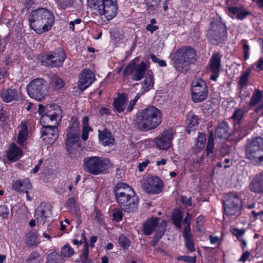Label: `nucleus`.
I'll use <instances>...</instances> for the list:
<instances>
[{"label": "nucleus", "mask_w": 263, "mask_h": 263, "mask_svg": "<svg viewBox=\"0 0 263 263\" xmlns=\"http://www.w3.org/2000/svg\"><path fill=\"white\" fill-rule=\"evenodd\" d=\"M206 139L205 134L202 133H199L198 136L196 140V143L193 147V151L195 154H197L200 153L203 149L205 146Z\"/></svg>", "instance_id": "nucleus-32"}, {"label": "nucleus", "mask_w": 263, "mask_h": 263, "mask_svg": "<svg viewBox=\"0 0 263 263\" xmlns=\"http://www.w3.org/2000/svg\"><path fill=\"white\" fill-rule=\"evenodd\" d=\"M18 135L17 142L20 146H24L28 136V128L24 122H22L17 127Z\"/></svg>", "instance_id": "nucleus-24"}, {"label": "nucleus", "mask_w": 263, "mask_h": 263, "mask_svg": "<svg viewBox=\"0 0 263 263\" xmlns=\"http://www.w3.org/2000/svg\"><path fill=\"white\" fill-rule=\"evenodd\" d=\"M251 214L254 220L260 219L262 220L263 217V209H256L253 210L251 211Z\"/></svg>", "instance_id": "nucleus-49"}, {"label": "nucleus", "mask_w": 263, "mask_h": 263, "mask_svg": "<svg viewBox=\"0 0 263 263\" xmlns=\"http://www.w3.org/2000/svg\"><path fill=\"white\" fill-rule=\"evenodd\" d=\"M243 8V6L240 7H230L228 9L230 13L236 16L238 15V14L240 13Z\"/></svg>", "instance_id": "nucleus-53"}, {"label": "nucleus", "mask_w": 263, "mask_h": 263, "mask_svg": "<svg viewBox=\"0 0 263 263\" xmlns=\"http://www.w3.org/2000/svg\"><path fill=\"white\" fill-rule=\"evenodd\" d=\"M73 250L69 245H65L62 249L61 254L64 257H69L73 254Z\"/></svg>", "instance_id": "nucleus-43"}, {"label": "nucleus", "mask_w": 263, "mask_h": 263, "mask_svg": "<svg viewBox=\"0 0 263 263\" xmlns=\"http://www.w3.org/2000/svg\"><path fill=\"white\" fill-rule=\"evenodd\" d=\"M182 219V216L179 210L174 211L172 215V219L174 224L178 228L181 227V222Z\"/></svg>", "instance_id": "nucleus-38"}, {"label": "nucleus", "mask_w": 263, "mask_h": 263, "mask_svg": "<svg viewBox=\"0 0 263 263\" xmlns=\"http://www.w3.org/2000/svg\"><path fill=\"white\" fill-rule=\"evenodd\" d=\"M216 136L220 138L227 139L230 134V128L226 122H220L215 131Z\"/></svg>", "instance_id": "nucleus-29"}, {"label": "nucleus", "mask_w": 263, "mask_h": 263, "mask_svg": "<svg viewBox=\"0 0 263 263\" xmlns=\"http://www.w3.org/2000/svg\"><path fill=\"white\" fill-rule=\"evenodd\" d=\"M249 189L255 193H263V175L261 173L255 176L249 184Z\"/></svg>", "instance_id": "nucleus-23"}, {"label": "nucleus", "mask_w": 263, "mask_h": 263, "mask_svg": "<svg viewBox=\"0 0 263 263\" xmlns=\"http://www.w3.org/2000/svg\"><path fill=\"white\" fill-rule=\"evenodd\" d=\"M54 21L53 13L45 8L32 10L28 16L30 28L38 34L50 30Z\"/></svg>", "instance_id": "nucleus-2"}, {"label": "nucleus", "mask_w": 263, "mask_h": 263, "mask_svg": "<svg viewBox=\"0 0 263 263\" xmlns=\"http://www.w3.org/2000/svg\"><path fill=\"white\" fill-rule=\"evenodd\" d=\"M1 97L3 101L9 103L21 99V93L15 89H7L1 91Z\"/></svg>", "instance_id": "nucleus-20"}, {"label": "nucleus", "mask_w": 263, "mask_h": 263, "mask_svg": "<svg viewBox=\"0 0 263 263\" xmlns=\"http://www.w3.org/2000/svg\"><path fill=\"white\" fill-rule=\"evenodd\" d=\"M196 60L195 50L190 47H182L176 51L174 66L177 71L185 72L188 69L189 65L194 63Z\"/></svg>", "instance_id": "nucleus-5"}, {"label": "nucleus", "mask_w": 263, "mask_h": 263, "mask_svg": "<svg viewBox=\"0 0 263 263\" xmlns=\"http://www.w3.org/2000/svg\"><path fill=\"white\" fill-rule=\"evenodd\" d=\"M23 155V153L22 149L14 143L10 145L6 151L7 158L12 162L17 161Z\"/></svg>", "instance_id": "nucleus-22"}, {"label": "nucleus", "mask_w": 263, "mask_h": 263, "mask_svg": "<svg viewBox=\"0 0 263 263\" xmlns=\"http://www.w3.org/2000/svg\"><path fill=\"white\" fill-rule=\"evenodd\" d=\"M46 113L48 114L51 119V121H57L61 117V110L58 105H49L46 107Z\"/></svg>", "instance_id": "nucleus-27"}, {"label": "nucleus", "mask_w": 263, "mask_h": 263, "mask_svg": "<svg viewBox=\"0 0 263 263\" xmlns=\"http://www.w3.org/2000/svg\"><path fill=\"white\" fill-rule=\"evenodd\" d=\"M177 259L178 260H183L188 263H196V256L191 257L189 256L182 255L178 256Z\"/></svg>", "instance_id": "nucleus-50"}, {"label": "nucleus", "mask_w": 263, "mask_h": 263, "mask_svg": "<svg viewBox=\"0 0 263 263\" xmlns=\"http://www.w3.org/2000/svg\"><path fill=\"white\" fill-rule=\"evenodd\" d=\"M36 232L31 231L26 235L25 242L29 247L36 246L40 243V239L37 237Z\"/></svg>", "instance_id": "nucleus-35"}, {"label": "nucleus", "mask_w": 263, "mask_h": 263, "mask_svg": "<svg viewBox=\"0 0 263 263\" xmlns=\"http://www.w3.org/2000/svg\"><path fill=\"white\" fill-rule=\"evenodd\" d=\"M88 245L87 243H85L84 245L82 253L81 255V260L86 262L88 259Z\"/></svg>", "instance_id": "nucleus-54"}, {"label": "nucleus", "mask_w": 263, "mask_h": 263, "mask_svg": "<svg viewBox=\"0 0 263 263\" xmlns=\"http://www.w3.org/2000/svg\"><path fill=\"white\" fill-rule=\"evenodd\" d=\"M184 238L185 242V246L187 249L192 252L195 250L193 239L191 235H189L187 233L184 235Z\"/></svg>", "instance_id": "nucleus-36"}, {"label": "nucleus", "mask_w": 263, "mask_h": 263, "mask_svg": "<svg viewBox=\"0 0 263 263\" xmlns=\"http://www.w3.org/2000/svg\"><path fill=\"white\" fill-rule=\"evenodd\" d=\"M159 28L157 25H153L152 24H147L146 27V29L149 31L151 33H153L154 31L158 30Z\"/></svg>", "instance_id": "nucleus-63"}, {"label": "nucleus", "mask_w": 263, "mask_h": 263, "mask_svg": "<svg viewBox=\"0 0 263 263\" xmlns=\"http://www.w3.org/2000/svg\"><path fill=\"white\" fill-rule=\"evenodd\" d=\"M227 30L225 26L220 22H212L208 31L207 37L213 45H218L226 39Z\"/></svg>", "instance_id": "nucleus-10"}, {"label": "nucleus", "mask_w": 263, "mask_h": 263, "mask_svg": "<svg viewBox=\"0 0 263 263\" xmlns=\"http://www.w3.org/2000/svg\"><path fill=\"white\" fill-rule=\"evenodd\" d=\"M214 138L213 135L211 134L208 137V143L206 147V152L207 155L212 154L214 149Z\"/></svg>", "instance_id": "nucleus-40"}, {"label": "nucleus", "mask_w": 263, "mask_h": 263, "mask_svg": "<svg viewBox=\"0 0 263 263\" xmlns=\"http://www.w3.org/2000/svg\"><path fill=\"white\" fill-rule=\"evenodd\" d=\"M100 142L104 146H111L115 143V139L110 132L107 129L99 131Z\"/></svg>", "instance_id": "nucleus-25"}, {"label": "nucleus", "mask_w": 263, "mask_h": 263, "mask_svg": "<svg viewBox=\"0 0 263 263\" xmlns=\"http://www.w3.org/2000/svg\"><path fill=\"white\" fill-rule=\"evenodd\" d=\"M241 44L242 46L244 58L245 60H247L250 55V46L248 43L247 41L246 40H241Z\"/></svg>", "instance_id": "nucleus-42"}, {"label": "nucleus", "mask_w": 263, "mask_h": 263, "mask_svg": "<svg viewBox=\"0 0 263 263\" xmlns=\"http://www.w3.org/2000/svg\"><path fill=\"white\" fill-rule=\"evenodd\" d=\"M66 57L64 51L61 49H58L47 53L45 60L47 65L52 67H58L62 65Z\"/></svg>", "instance_id": "nucleus-13"}, {"label": "nucleus", "mask_w": 263, "mask_h": 263, "mask_svg": "<svg viewBox=\"0 0 263 263\" xmlns=\"http://www.w3.org/2000/svg\"><path fill=\"white\" fill-rule=\"evenodd\" d=\"M163 182L158 177H151L145 179L142 184L144 190L148 193L157 194L162 191Z\"/></svg>", "instance_id": "nucleus-14"}, {"label": "nucleus", "mask_w": 263, "mask_h": 263, "mask_svg": "<svg viewBox=\"0 0 263 263\" xmlns=\"http://www.w3.org/2000/svg\"><path fill=\"white\" fill-rule=\"evenodd\" d=\"M245 233V230L244 229H239L237 228H234L232 230L233 234L236 237L238 240L242 239V236Z\"/></svg>", "instance_id": "nucleus-52"}, {"label": "nucleus", "mask_w": 263, "mask_h": 263, "mask_svg": "<svg viewBox=\"0 0 263 263\" xmlns=\"http://www.w3.org/2000/svg\"><path fill=\"white\" fill-rule=\"evenodd\" d=\"M103 0H87V4L89 7L94 10L99 12L100 6L102 5Z\"/></svg>", "instance_id": "nucleus-39"}, {"label": "nucleus", "mask_w": 263, "mask_h": 263, "mask_svg": "<svg viewBox=\"0 0 263 263\" xmlns=\"http://www.w3.org/2000/svg\"><path fill=\"white\" fill-rule=\"evenodd\" d=\"M186 131L190 134L192 131L195 130L197 127L198 124L197 116L193 114L189 115L186 120Z\"/></svg>", "instance_id": "nucleus-33"}, {"label": "nucleus", "mask_w": 263, "mask_h": 263, "mask_svg": "<svg viewBox=\"0 0 263 263\" xmlns=\"http://www.w3.org/2000/svg\"><path fill=\"white\" fill-rule=\"evenodd\" d=\"M83 162L85 170L94 175L105 172L111 165L108 159L98 156L86 157Z\"/></svg>", "instance_id": "nucleus-6"}, {"label": "nucleus", "mask_w": 263, "mask_h": 263, "mask_svg": "<svg viewBox=\"0 0 263 263\" xmlns=\"http://www.w3.org/2000/svg\"><path fill=\"white\" fill-rule=\"evenodd\" d=\"M154 84V80L153 72L151 70H148L146 73L145 79L142 83V90L143 91L141 93L143 95L145 92L148 91L152 88Z\"/></svg>", "instance_id": "nucleus-31"}, {"label": "nucleus", "mask_w": 263, "mask_h": 263, "mask_svg": "<svg viewBox=\"0 0 263 263\" xmlns=\"http://www.w3.org/2000/svg\"><path fill=\"white\" fill-rule=\"evenodd\" d=\"M225 214L230 217H236L241 213V202L238 196L231 194L223 204Z\"/></svg>", "instance_id": "nucleus-12"}, {"label": "nucleus", "mask_w": 263, "mask_h": 263, "mask_svg": "<svg viewBox=\"0 0 263 263\" xmlns=\"http://www.w3.org/2000/svg\"><path fill=\"white\" fill-rule=\"evenodd\" d=\"M114 193L116 201L122 210L132 213L137 210L139 198L131 186L125 183L119 182L114 187Z\"/></svg>", "instance_id": "nucleus-1"}, {"label": "nucleus", "mask_w": 263, "mask_h": 263, "mask_svg": "<svg viewBox=\"0 0 263 263\" xmlns=\"http://www.w3.org/2000/svg\"><path fill=\"white\" fill-rule=\"evenodd\" d=\"M67 206L70 211H76L77 206L74 199L69 198L66 202Z\"/></svg>", "instance_id": "nucleus-56"}, {"label": "nucleus", "mask_w": 263, "mask_h": 263, "mask_svg": "<svg viewBox=\"0 0 263 263\" xmlns=\"http://www.w3.org/2000/svg\"><path fill=\"white\" fill-rule=\"evenodd\" d=\"M249 105L250 107H255L254 112L256 113L263 109L262 91L258 89H255L251 96Z\"/></svg>", "instance_id": "nucleus-19"}, {"label": "nucleus", "mask_w": 263, "mask_h": 263, "mask_svg": "<svg viewBox=\"0 0 263 263\" xmlns=\"http://www.w3.org/2000/svg\"><path fill=\"white\" fill-rule=\"evenodd\" d=\"M142 95V93H141L140 92L138 93L135 96V98L129 102L126 110L127 112H130L133 110L134 106L136 104V103L137 102V101L140 98Z\"/></svg>", "instance_id": "nucleus-51"}, {"label": "nucleus", "mask_w": 263, "mask_h": 263, "mask_svg": "<svg viewBox=\"0 0 263 263\" xmlns=\"http://www.w3.org/2000/svg\"><path fill=\"white\" fill-rule=\"evenodd\" d=\"M40 254L38 252L34 251L32 252L27 259L28 263H34V261L38 260L40 258Z\"/></svg>", "instance_id": "nucleus-55"}, {"label": "nucleus", "mask_w": 263, "mask_h": 263, "mask_svg": "<svg viewBox=\"0 0 263 263\" xmlns=\"http://www.w3.org/2000/svg\"><path fill=\"white\" fill-rule=\"evenodd\" d=\"M220 57L218 53L213 54L210 59V68L211 71H219Z\"/></svg>", "instance_id": "nucleus-34"}, {"label": "nucleus", "mask_w": 263, "mask_h": 263, "mask_svg": "<svg viewBox=\"0 0 263 263\" xmlns=\"http://www.w3.org/2000/svg\"><path fill=\"white\" fill-rule=\"evenodd\" d=\"M79 78L78 87L81 91L85 90L95 80V74L89 69H83L79 74Z\"/></svg>", "instance_id": "nucleus-17"}, {"label": "nucleus", "mask_w": 263, "mask_h": 263, "mask_svg": "<svg viewBox=\"0 0 263 263\" xmlns=\"http://www.w3.org/2000/svg\"><path fill=\"white\" fill-rule=\"evenodd\" d=\"M91 130L90 127H83L82 138L84 140H86L88 138V133Z\"/></svg>", "instance_id": "nucleus-62"}, {"label": "nucleus", "mask_w": 263, "mask_h": 263, "mask_svg": "<svg viewBox=\"0 0 263 263\" xmlns=\"http://www.w3.org/2000/svg\"><path fill=\"white\" fill-rule=\"evenodd\" d=\"M251 12L248 11L245 7L242 9V11L236 16V18L240 20H242L247 16L251 15Z\"/></svg>", "instance_id": "nucleus-60"}, {"label": "nucleus", "mask_w": 263, "mask_h": 263, "mask_svg": "<svg viewBox=\"0 0 263 263\" xmlns=\"http://www.w3.org/2000/svg\"><path fill=\"white\" fill-rule=\"evenodd\" d=\"M252 69L255 71H260L263 69V57H260L258 60L251 66Z\"/></svg>", "instance_id": "nucleus-46"}, {"label": "nucleus", "mask_w": 263, "mask_h": 263, "mask_svg": "<svg viewBox=\"0 0 263 263\" xmlns=\"http://www.w3.org/2000/svg\"><path fill=\"white\" fill-rule=\"evenodd\" d=\"M146 70V65L144 62H142L136 67L132 75L131 79L135 81H139L143 77Z\"/></svg>", "instance_id": "nucleus-30"}, {"label": "nucleus", "mask_w": 263, "mask_h": 263, "mask_svg": "<svg viewBox=\"0 0 263 263\" xmlns=\"http://www.w3.org/2000/svg\"><path fill=\"white\" fill-rule=\"evenodd\" d=\"M246 157L254 164L263 161V138L256 137L248 144Z\"/></svg>", "instance_id": "nucleus-7"}, {"label": "nucleus", "mask_w": 263, "mask_h": 263, "mask_svg": "<svg viewBox=\"0 0 263 263\" xmlns=\"http://www.w3.org/2000/svg\"><path fill=\"white\" fill-rule=\"evenodd\" d=\"M43 140L46 141L48 143H52L58 138V128L55 125L48 126L46 127H42L41 130Z\"/></svg>", "instance_id": "nucleus-21"}, {"label": "nucleus", "mask_w": 263, "mask_h": 263, "mask_svg": "<svg viewBox=\"0 0 263 263\" xmlns=\"http://www.w3.org/2000/svg\"><path fill=\"white\" fill-rule=\"evenodd\" d=\"M31 184L28 179L16 180L13 182L12 188L18 192L27 194L28 191L31 189Z\"/></svg>", "instance_id": "nucleus-26"}, {"label": "nucleus", "mask_w": 263, "mask_h": 263, "mask_svg": "<svg viewBox=\"0 0 263 263\" xmlns=\"http://www.w3.org/2000/svg\"><path fill=\"white\" fill-rule=\"evenodd\" d=\"M59 5L62 9H66L70 7L72 4V0H58Z\"/></svg>", "instance_id": "nucleus-58"}, {"label": "nucleus", "mask_w": 263, "mask_h": 263, "mask_svg": "<svg viewBox=\"0 0 263 263\" xmlns=\"http://www.w3.org/2000/svg\"><path fill=\"white\" fill-rule=\"evenodd\" d=\"M208 87L201 79H196L192 83L191 97L195 103L204 101L208 97Z\"/></svg>", "instance_id": "nucleus-11"}, {"label": "nucleus", "mask_w": 263, "mask_h": 263, "mask_svg": "<svg viewBox=\"0 0 263 263\" xmlns=\"http://www.w3.org/2000/svg\"><path fill=\"white\" fill-rule=\"evenodd\" d=\"M80 128L76 118H72L66 134V149L69 154L73 153L79 145Z\"/></svg>", "instance_id": "nucleus-8"}, {"label": "nucleus", "mask_w": 263, "mask_h": 263, "mask_svg": "<svg viewBox=\"0 0 263 263\" xmlns=\"http://www.w3.org/2000/svg\"><path fill=\"white\" fill-rule=\"evenodd\" d=\"M51 83L52 86L56 90L60 89L64 86L63 80L57 76H54L52 77Z\"/></svg>", "instance_id": "nucleus-37"}, {"label": "nucleus", "mask_w": 263, "mask_h": 263, "mask_svg": "<svg viewBox=\"0 0 263 263\" xmlns=\"http://www.w3.org/2000/svg\"><path fill=\"white\" fill-rule=\"evenodd\" d=\"M167 222L159 218L152 217L145 221L142 225V231L143 235L148 236L155 232L152 245H156L158 241L164 235L166 230Z\"/></svg>", "instance_id": "nucleus-4"}, {"label": "nucleus", "mask_w": 263, "mask_h": 263, "mask_svg": "<svg viewBox=\"0 0 263 263\" xmlns=\"http://www.w3.org/2000/svg\"><path fill=\"white\" fill-rule=\"evenodd\" d=\"M161 122V112L155 106H151L137 114L135 127L141 131H148L156 128Z\"/></svg>", "instance_id": "nucleus-3"}, {"label": "nucleus", "mask_w": 263, "mask_h": 263, "mask_svg": "<svg viewBox=\"0 0 263 263\" xmlns=\"http://www.w3.org/2000/svg\"><path fill=\"white\" fill-rule=\"evenodd\" d=\"M150 58L154 63H157L160 66L165 67L166 66V63L164 60L159 59L155 55L151 54Z\"/></svg>", "instance_id": "nucleus-57"}, {"label": "nucleus", "mask_w": 263, "mask_h": 263, "mask_svg": "<svg viewBox=\"0 0 263 263\" xmlns=\"http://www.w3.org/2000/svg\"><path fill=\"white\" fill-rule=\"evenodd\" d=\"M50 121L52 122L51 119L49 116H48L47 114L45 112L42 116L40 122L42 125V127H46L48 126H51L50 125H49Z\"/></svg>", "instance_id": "nucleus-47"}, {"label": "nucleus", "mask_w": 263, "mask_h": 263, "mask_svg": "<svg viewBox=\"0 0 263 263\" xmlns=\"http://www.w3.org/2000/svg\"><path fill=\"white\" fill-rule=\"evenodd\" d=\"M135 67V65L133 63L128 64L124 70V74L126 76L133 74Z\"/></svg>", "instance_id": "nucleus-59"}, {"label": "nucleus", "mask_w": 263, "mask_h": 263, "mask_svg": "<svg viewBox=\"0 0 263 263\" xmlns=\"http://www.w3.org/2000/svg\"><path fill=\"white\" fill-rule=\"evenodd\" d=\"M9 210L7 206L2 205H0V216L4 217L7 218L9 215Z\"/></svg>", "instance_id": "nucleus-61"}, {"label": "nucleus", "mask_w": 263, "mask_h": 263, "mask_svg": "<svg viewBox=\"0 0 263 263\" xmlns=\"http://www.w3.org/2000/svg\"><path fill=\"white\" fill-rule=\"evenodd\" d=\"M112 216L114 220L119 222L122 219L123 213L121 209H116L112 212Z\"/></svg>", "instance_id": "nucleus-48"}, {"label": "nucleus", "mask_w": 263, "mask_h": 263, "mask_svg": "<svg viewBox=\"0 0 263 263\" xmlns=\"http://www.w3.org/2000/svg\"><path fill=\"white\" fill-rule=\"evenodd\" d=\"M28 95L32 98L40 101L48 95V88L45 81L41 78L35 79L27 86Z\"/></svg>", "instance_id": "nucleus-9"}, {"label": "nucleus", "mask_w": 263, "mask_h": 263, "mask_svg": "<svg viewBox=\"0 0 263 263\" xmlns=\"http://www.w3.org/2000/svg\"><path fill=\"white\" fill-rule=\"evenodd\" d=\"M51 212L49 206L45 203H41L36 209L34 217L38 226L43 225L48 217L50 216Z\"/></svg>", "instance_id": "nucleus-18"}, {"label": "nucleus", "mask_w": 263, "mask_h": 263, "mask_svg": "<svg viewBox=\"0 0 263 263\" xmlns=\"http://www.w3.org/2000/svg\"><path fill=\"white\" fill-rule=\"evenodd\" d=\"M127 101V98L125 95H119L114 101L113 105L115 110L118 112L120 113L123 112L126 108V103Z\"/></svg>", "instance_id": "nucleus-28"}, {"label": "nucleus", "mask_w": 263, "mask_h": 263, "mask_svg": "<svg viewBox=\"0 0 263 263\" xmlns=\"http://www.w3.org/2000/svg\"><path fill=\"white\" fill-rule=\"evenodd\" d=\"M175 131L173 128H170L163 132L155 140L156 145L159 148L166 149L172 145Z\"/></svg>", "instance_id": "nucleus-16"}, {"label": "nucleus", "mask_w": 263, "mask_h": 263, "mask_svg": "<svg viewBox=\"0 0 263 263\" xmlns=\"http://www.w3.org/2000/svg\"><path fill=\"white\" fill-rule=\"evenodd\" d=\"M118 242L120 246L124 249H127L129 247L130 242L129 240L123 235L119 236Z\"/></svg>", "instance_id": "nucleus-45"}, {"label": "nucleus", "mask_w": 263, "mask_h": 263, "mask_svg": "<svg viewBox=\"0 0 263 263\" xmlns=\"http://www.w3.org/2000/svg\"><path fill=\"white\" fill-rule=\"evenodd\" d=\"M149 161L148 160H146L142 163H139L138 165V170L140 172L143 171L144 168H145L148 164H149Z\"/></svg>", "instance_id": "nucleus-64"}, {"label": "nucleus", "mask_w": 263, "mask_h": 263, "mask_svg": "<svg viewBox=\"0 0 263 263\" xmlns=\"http://www.w3.org/2000/svg\"><path fill=\"white\" fill-rule=\"evenodd\" d=\"M117 10L116 0H103L98 13L100 15H104L107 20H111L116 15Z\"/></svg>", "instance_id": "nucleus-15"}, {"label": "nucleus", "mask_w": 263, "mask_h": 263, "mask_svg": "<svg viewBox=\"0 0 263 263\" xmlns=\"http://www.w3.org/2000/svg\"><path fill=\"white\" fill-rule=\"evenodd\" d=\"M245 111L243 109L238 108L234 112L232 118L236 122H239L242 118Z\"/></svg>", "instance_id": "nucleus-41"}, {"label": "nucleus", "mask_w": 263, "mask_h": 263, "mask_svg": "<svg viewBox=\"0 0 263 263\" xmlns=\"http://www.w3.org/2000/svg\"><path fill=\"white\" fill-rule=\"evenodd\" d=\"M249 75V72H244L241 74L238 82L239 85L241 87H245L247 85L248 82Z\"/></svg>", "instance_id": "nucleus-44"}]
</instances>
